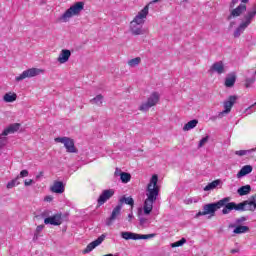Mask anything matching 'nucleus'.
Returning <instances> with one entry per match:
<instances>
[{"label":"nucleus","mask_w":256,"mask_h":256,"mask_svg":"<svg viewBox=\"0 0 256 256\" xmlns=\"http://www.w3.org/2000/svg\"><path fill=\"white\" fill-rule=\"evenodd\" d=\"M121 209H123V207H121V204H118L112 210L110 217L106 220V225L108 227H111V225H113V221H115L116 219H119V217L121 216Z\"/></svg>","instance_id":"13"},{"label":"nucleus","mask_w":256,"mask_h":256,"mask_svg":"<svg viewBox=\"0 0 256 256\" xmlns=\"http://www.w3.org/2000/svg\"><path fill=\"white\" fill-rule=\"evenodd\" d=\"M24 185H25V187H29V186L33 185V179L25 180Z\"/></svg>","instance_id":"41"},{"label":"nucleus","mask_w":256,"mask_h":256,"mask_svg":"<svg viewBox=\"0 0 256 256\" xmlns=\"http://www.w3.org/2000/svg\"><path fill=\"white\" fill-rule=\"evenodd\" d=\"M237 3H239V0H232V2L230 3V8L233 9V7L237 5Z\"/></svg>","instance_id":"43"},{"label":"nucleus","mask_w":256,"mask_h":256,"mask_svg":"<svg viewBox=\"0 0 256 256\" xmlns=\"http://www.w3.org/2000/svg\"><path fill=\"white\" fill-rule=\"evenodd\" d=\"M159 181V176L154 174L150 182L146 188V199L144 201L143 213L144 215H150L151 211H153V203L157 201V197H159V185H157Z\"/></svg>","instance_id":"2"},{"label":"nucleus","mask_w":256,"mask_h":256,"mask_svg":"<svg viewBox=\"0 0 256 256\" xmlns=\"http://www.w3.org/2000/svg\"><path fill=\"white\" fill-rule=\"evenodd\" d=\"M256 105V102L252 105V106H250V107H248L247 109H246V113H248V115H251V109H253V107Z\"/></svg>","instance_id":"45"},{"label":"nucleus","mask_w":256,"mask_h":256,"mask_svg":"<svg viewBox=\"0 0 256 256\" xmlns=\"http://www.w3.org/2000/svg\"><path fill=\"white\" fill-rule=\"evenodd\" d=\"M256 151V148H252L250 150H237L234 152L238 157H245V155H249V153H253Z\"/></svg>","instance_id":"28"},{"label":"nucleus","mask_w":256,"mask_h":256,"mask_svg":"<svg viewBox=\"0 0 256 256\" xmlns=\"http://www.w3.org/2000/svg\"><path fill=\"white\" fill-rule=\"evenodd\" d=\"M52 193H64L65 192V186L63 185V182L57 181L54 182L53 186L51 187Z\"/></svg>","instance_id":"22"},{"label":"nucleus","mask_w":256,"mask_h":256,"mask_svg":"<svg viewBox=\"0 0 256 256\" xmlns=\"http://www.w3.org/2000/svg\"><path fill=\"white\" fill-rule=\"evenodd\" d=\"M44 228H45L44 225H39V226H37L36 232H35V234H34V238H35V239H38L39 233H41V231H43Z\"/></svg>","instance_id":"38"},{"label":"nucleus","mask_w":256,"mask_h":256,"mask_svg":"<svg viewBox=\"0 0 256 256\" xmlns=\"http://www.w3.org/2000/svg\"><path fill=\"white\" fill-rule=\"evenodd\" d=\"M20 127H21V124H19V123L11 124L8 128H6L2 132V135H4V136L11 135V133H15V132L19 131Z\"/></svg>","instance_id":"20"},{"label":"nucleus","mask_w":256,"mask_h":256,"mask_svg":"<svg viewBox=\"0 0 256 256\" xmlns=\"http://www.w3.org/2000/svg\"><path fill=\"white\" fill-rule=\"evenodd\" d=\"M238 195H240V197H243L245 195H249V193H251V185H245L240 187L237 190Z\"/></svg>","instance_id":"26"},{"label":"nucleus","mask_w":256,"mask_h":256,"mask_svg":"<svg viewBox=\"0 0 256 256\" xmlns=\"http://www.w3.org/2000/svg\"><path fill=\"white\" fill-rule=\"evenodd\" d=\"M252 172H253V166L245 165L237 173V178L241 179V177H245V175H249V173H252Z\"/></svg>","instance_id":"21"},{"label":"nucleus","mask_w":256,"mask_h":256,"mask_svg":"<svg viewBox=\"0 0 256 256\" xmlns=\"http://www.w3.org/2000/svg\"><path fill=\"white\" fill-rule=\"evenodd\" d=\"M185 243H187V240L185 238H182L181 240L174 242L171 244V247L175 248V247H181L183 245H185Z\"/></svg>","instance_id":"34"},{"label":"nucleus","mask_w":256,"mask_h":256,"mask_svg":"<svg viewBox=\"0 0 256 256\" xmlns=\"http://www.w3.org/2000/svg\"><path fill=\"white\" fill-rule=\"evenodd\" d=\"M3 101L5 103H13L17 101V94L15 92H8L3 96Z\"/></svg>","instance_id":"23"},{"label":"nucleus","mask_w":256,"mask_h":256,"mask_svg":"<svg viewBox=\"0 0 256 256\" xmlns=\"http://www.w3.org/2000/svg\"><path fill=\"white\" fill-rule=\"evenodd\" d=\"M161 99V95L158 92H153L147 99L146 102L142 103L139 107V111H149L151 107H155L159 100Z\"/></svg>","instance_id":"7"},{"label":"nucleus","mask_w":256,"mask_h":256,"mask_svg":"<svg viewBox=\"0 0 256 256\" xmlns=\"http://www.w3.org/2000/svg\"><path fill=\"white\" fill-rule=\"evenodd\" d=\"M139 63H141L140 57H136V58H133L128 61L129 67H137V65H139Z\"/></svg>","instance_id":"32"},{"label":"nucleus","mask_w":256,"mask_h":256,"mask_svg":"<svg viewBox=\"0 0 256 256\" xmlns=\"http://www.w3.org/2000/svg\"><path fill=\"white\" fill-rule=\"evenodd\" d=\"M222 187H223V181L221 179H217L208 183L204 187V191H213L214 189H221Z\"/></svg>","instance_id":"18"},{"label":"nucleus","mask_w":256,"mask_h":256,"mask_svg":"<svg viewBox=\"0 0 256 256\" xmlns=\"http://www.w3.org/2000/svg\"><path fill=\"white\" fill-rule=\"evenodd\" d=\"M245 221H247V217L241 216L240 218H237V219L235 220L234 224H232V225L239 226V225H241L242 223H245Z\"/></svg>","instance_id":"36"},{"label":"nucleus","mask_w":256,"mask_h":256,"mask_svg":"<svg viewBox=\"0 0 256 256\" xmlns=\"http://www.w3.org/2000/svg\"><path fill=\"white\" fill-rule=\"evenodd\" d=\"M209 73H217L218 75H223V73H225V64L223 61H218L212 64L209 69Z\"/></svg>","instance_id":"15"},{"label":"nucleus","mask_w":256,"mask_h":256,"mask_svg":"<svg viewBox=\"0 0 256 256\" xmlns=\"http://www.w3.org/2000/svg\"><path fill=\"white\" fill-rule=\"evenodd\" d=\"M19 178H23V177H29V171L27 170H22L20 172V175L18 176Z\"/></svg>","instance_id":"40"},{"label":"nucleus","mask_w":256,"mask_h":256,"mask_svg":"<svg viewBox=\"0 0 256 256\" xmlns=\"http://www.w3.org/2000/svg\"><path fill=\"white\" fill-rule=\"evenodd\" d=\"M39 177H43V172H40V174L36 176V179H39Z\"/></svg>","instance_id":"47"},{"label":"nucleus","mask_w":256,"mask_h":256,"mask_svg":"<svg viewBox=\"0 0 256 256\" xmlns=\"http://www.w3.org/2000/svg\"><path fill=\"white\" fill-rule=\"evenodd\" d=\"M105 241V235L99 236L96 240L93 242L89 243L86 247V249L83 251V253H91L95 247H99Z\"/></svg>","instance_id":"16"},{"label":"nucleus","mask_w":256,"mask_h":256,"mask_svg":"<svg viewBox=\"0 0 256 256\" xmlns=\"http://www.w3.org/2000/svg\"><path fill=\"white\" fill-rule=\"evenodd\" d=\"M44 201H46L47 203H51V201H53V196H46L44 198Z\"/></svg>","instance_id":"44"},{"label":"nucleus","mask_w":256,"mask_h":256,"mask_svg":"<svg viewBox=\"0 0 256 256\" xmlns=\"http://www.w3.org/2000/svg\"><path fill=\"white\" fill-rule=\"evenodd\" d=\"M17 185H20L19 176H17L15 179L8 182L6 187L7 189H13V187H17Z\"/></svg>","instance_id":"30"},{"label":"nucleus","mask_w":256,"mask_h":256,"mask_svg":"<svg viewBox=\"0 0 256 256\" xmlns=\"http://www.w3.org/2000/svg\"><path fill=\"white\" fill-rule=\"evenodd\" d=\"M229 229H234L233 233L234 235H243L245 233H249L250 229L249 226H243V225H235V224H229Z\"/></svg>","instance_id":"17"},{"label":"nucleus","mask_w":256,"mask_h":256,"mask_svg":"<svg viewBox=\"0 0 256 256\" xmlns=\"http://www.w3.org/2000/svg\"><path fill=\"white\" fill-rule=\"evenodd\" d=\"M123 203H125V205H130L131 207H133V205H135V200H133V198L131 197L123 196L119 199L118 205H121V207H123Z\"/></svg>","instance_id":"24"},{"label":"nucleus","mask_w":256,"mask_h":256,"mask_svg":"<svg viewBox=\"0 0 256 256\" xmlns=\"http://www.w3.org/2000/svg\"><path fill=\"white\" fill-rule=\"evenodd\" d=\"M225 85L227 87H233V85H235V76H231V77L226 78Z\"/></svg>","instance_id":"33"},{"label":"nucleus","mask_w":256,"mask_h":256,"mask_svg":"<svg viewBox=\"0 0 256 256\" xmlns=\"http://www.w3.org/2000/svg\"><path fill=\"white\" fill-rule=\"evenodd\" d=\"M147 15H149V5H146L141 11H139L138 14L130 22L129 31L132 35H145V29H143V25H145Z\"/></svg>","instance_id":"3"},{"label":"nucleus","mask_w":256,"mask_h":256,"mask_svg":"<svg viewBox=\"0 0 256 256\" xmlns=\"http://www.w3.org/2000/svg\"><path fill=\"white\" fill-rule=\"evenodd\" d=\"M71 57V50H67V49H63L61 50L58 58H57V61L58 63H67V61H69V58Z\"/></svg>","instance_id":"19"},{"label":"nucleus","mask_w":256,"mask_h":256,"mask_svg":"<svg viewBox=\"0 0 256 256\" xmlns=\"http://www.w3.org/2000/svg\"><path fill=\"white\" fill-rule=\"evenodd\" d=\"M208 141H209V136H206V137L202 138L199 141L198 149H201V147H203L206 143H208Z\"/></svg>","instance_id":"37"},{"label":"nucleus","mask_w":256,"mask_h":256,"mask_svg":"<svg viewBox=\"0 0 256 256\" xmlns=\"http://www.w3.org/2000/svg\"><path fill=\"white\" fill-rule=\"evenodd\" d=\"M183 3H189V0H182Z\"/></svg>","instance_id":"50"},{"label":"nucleus","mask_w":256,"mask_h":256,"mask_svg":"<svg viewBox=\"0 0 256 256\" xmlns=\"http://www.w3.org/2000/svg\"><path fill=\"white\" fill-rule=\"evenodd\" d=\"M161 0H153L151 3H159Z\"/></svg>","instance_id":"49"},{"label":"nucleus","mask_w":256,"mask_h":256,"mask_svg":"<svg viewBox=\"0 0 256 256\" xmlns=\"http://www.w3.org/2000/svg\"><path fill=\"white\" fill-rule=\"evenodd\" d=\"M230 25H231V27H233V23H231Z\"/></svg>","instance_id":"51"},{"label":"nucleus","mask_w":256,"mask_h":256,"mask_svg":"<svg viewBox=\"0 0 256 256\" xmlns=\"http://www.w3.org/2000/svg\"><path fill=\"white\" fill-rule=\"evenodd\" d=\"M231 197H225L216 203L205 204L203 206V211H199L196 217H202L205 215L215 216V213L221 207L223 215H229L231 211H256V194L252 195L249 200H245L240 203L230 202Z\"/></svg>","instance_id":"1"},{"label":"nucleus","mask_w":256,"mask_h":256,"mask_svg":"<svg viewBox=\"0 0 256 256\" xmlns=\"http://www.w3.org/2000/svg\"><path fill=\"white\" fill-rule=\"evenodd\" d=\"M114 195H115L114 189L103 190L100 196L98 197V200H97L98 205L99 206L105 205V203H107V201H109V199H111V197H113Z\"/></svg>","instance_id":"12"},{"label":"nucleus","mask_w":256,"mask_h":256,"mask_svg":"<svg viewBox=\"0 0 256 256\" xmlns=\"http://www.w3.org/2000/svg\"><path fill=\"white\" fill-rule=\"evenodd\" d=\"M240 251H241L240 248H234V249H231V250H230V253H231L232 255H235V253H239Z\"/></svg>","instance_id":"42"},{"label":"nucleus","mask_w":256,"mask_h":256,"mask_svg":"<svg viewBox=\"0 0 256 256\" xmlns=\"http://www.w3.org/2000/svg\"><path fill=\"white\" fill-rule=\"evenodd\" d=\"M235 103H237V96L232 95L229 96L228 99L226 101H224L223 103V107L224 110L222 112L218 113V119H223V117H225V115H229V113H231V109H233V105H235Z\"/></svg>","instance_id":"8"},{"label":"nucleus","mask_w":256,"mask_h":256,"mask_svg":"<svg viewBox=\"0 0 256 256\" xmlns=\"http://www.w3.org/2000/svg\"><path fill=\"white\" fill-rule=\"evenodd\" d=\"M42 217L44 218L45 225H54L59 226L61 223H63V217L61 214L56 213L53 215V212L51 210H45L42 212Z\"/></svg>","instance_id":"6"},{"label":"nucleus","mask_w":256,"mask_h":256,"mask_svg":"<svg viewBox=\"0 0 256 256\" xmlns=\"http://www.w3.org/2000/svg\"><path fill=\"white\" fill-rule=\"evenodd\" d=\"M199 123V120L194 119V120H190L189 122H187L184 127H183V131H191V129H195V127H197Z\"/></svg>","instance_id":"25"},{"label":"nucleus","mask_w":256,"mask_h":256,"mask_svg":"<svg viewBox=\"0 0 256 256\" xmlns=\"http://www.w3.org/2000/svg\"><path fill=\"white\" fill-rule=\"evenodd\" d=\"M157 234H137L133 232H121L122 239H125V241H129L132 239V241H139V239H153V237H156Z\"/></svg>","instance_id":"9"},{"label":"nucleus","mask_w":256,"mask_h":256,"mask_svg":"<svg viewBox=\"0 0 256 256\" xmlns=\"http://www.w3.org/2000/svg\"><path fill=\"white\" fill-rule=\"evenodd\" d=\"M141 227H147L149 225V219L143 217L141 213L138 214Z\"/></svg>","instance_id":"31"},{"label":"nucleus","mask_w":256,"mask_h":256,"mask_svg":"<svg viewBox=\"0 0 256 256\" xmlns=\"http://www.w3.org/2000/svg\"><path fill=\"white\" fill-rule=\"evenodd\" d=\"M256 8H252L247 11V14L244 16V21H242L239 26L234 31V37L239 38L243 33H245V29L251 25L253 19H255Z\"/></svg>","instance_id":"5"},{"label":"nucleus","mask_w":256,"mask_h":256,"mask_svg":"<svg viewBox=\"0 0 256 256\" xmlns=\"http://www.w3.org/2000/svg\"><path fill=\"white\" fill-rule=\"evenodd\" d=\"M120 179L122 183H129L131 181V174L127 172L120 173Z\"/></svg>","instance_id":"29"},{"label":"nucleus","mask_w":256,"mask_h":256,"mask_svg":"<svg viewBox=\"0 0 256 256\" xmlns=\"http://www.w3.org/2000/svg\"><path fill=\"white\" fill-rule=\"evenodd\" d=\"M83 9H85V2H76L62 14L60 21H62V23L69 22L71 18L81 15Z\"/></svg>","instance_id":"4"},{"label":"nucleus","mask_w":256,"mask_h":256,"mask_svg":"<svg viewBox=\"0 0 256 256\" xmlns=\"http://www.w3.org/2000/svg\"><path fill=\"white\" fill-rule=\"evenodd\" d=\"M90 103L92 105H98V107H101L103 105V95H97L96 97L90 100Z\"/></svg>","instance_id":"27"},{"label":"nucleus","mask_w":256,"mask_h":256,"mask_svg":"<svg viewBox=\"0 0 256 256\" xmlns=\"http://www.w3.org/2000/svg\"><path fill=\"white\" fill-rule=\"evenodd\" d=\"M253 83H255V77L246 79V87H251V85H253Z\"/></svg>","instance_id":"39"},{"label":"nucleus","mask_w":256,"mask_h":256,"mask_svg":"<svg viewBox=\"0 0 256 256\" xmlns=\"http://www.w3.org/2000/svg\"><path fill=\"white\" fill-rule=\"evenodd\" d=\"M43 73V70L39 68H30L28 70L23 71L19 76H16V81H23V79H28L31 77H37V75Z\"/></svg>","instance_id":"11"},{"label":"nucleus","mask_w":256,"mask_h":256,"mask_svg":"<svg viewBox=\"0 0 256 256\" xmlns=\"http://www.w3.org/2000/svg\"><path fill=\"white\" fill-rule=\"evenodd\" d=\"M7 145V136L3 135V132L0 134V149Z\"/></svg>","instance_id":"35"},{"label":"nucleus","mask_w":256,"mask_h":256,"mask_svg":"<svg viewBox=\"0 0 256 256\" xmlns=\"http://www.w3.org/2000/svg\"><path fill=\"white\" fill-rule=\"evenodd\" d=\"M133 219V213L128 214V221H131Z\"/></svg>","instance_id":"46"},{"label":"nucleus","mask_w":256,"mask_h":256,"mask_svg":"<svg viewBox=\"0 0 256 256\" xmlns=\"http://www.w3.org/2000/svg\"><path fill=\"white\" fill-rule=\"evenodd\" d=\"M241 3H249V0H241Z\"/></svg>","instance_id":"48"},{"label":"nucleus","mask_w":256,"mask_h":256,"mask_svg":"<svg viewBox=\"0 0 256 256\" xmlns=\"http://www.w3.org/2000/svg\"><path fill=\"white\" fill-rule=\"evenodd\" d=\"M245 11H247V5L240 4L235 9L231 10L230 15L228 16V21H231V19H235L236 17H241Z\"/></svg>","instance_id":"14"},{"label":"nucleus","mask_w":256,"mask_h":256,"mask_svg":"<svg viewBox=\"0 0 256 256\" xmlns=\"http://www.w3.org/2000/svg\"><path fill=\"white\" fill-rule=\"evenodd\" d=\"M56 143H63L67 153H77V148L75 147V141L69 137H57L54 139Z\"/></svg>","instance_id":"10"}]
</instances>
